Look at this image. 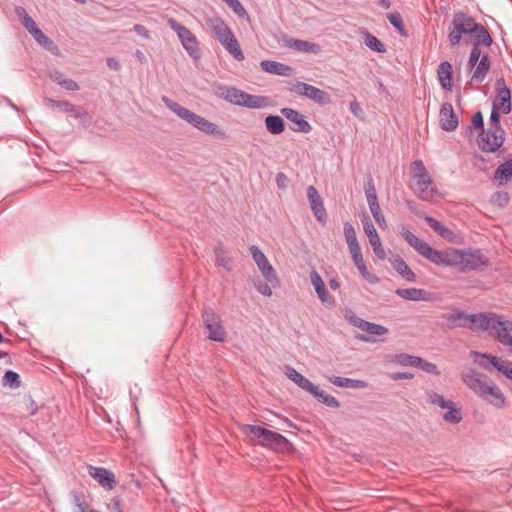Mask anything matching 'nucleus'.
I'll list each match as a JSON object with an SVG mask.
<instances>
[{
	"instance_id": "e433bc0d",
	"label": "nucleus",
	"mask_w": 512,
	"mask_h": 512,
	"mask_svg": "<svg viewBox=\"0 0 512 512\" xmlns=\"http://www.w3.org/2000/svg\"><path fill=\"white\" fill-rule=\"evenodd\" d=\"M284 43L287 47L300 52H314L316 48L314 43L293 38H285Z\"/></svg>"
},
{
	"instance_id": "473e14b6",
	"label": "nucleus",
	"mask_w": 512,
	"mask_h": 512,
	"mask_svg": "<svg viewBox=\"0 0 512 512\" xmlns=\"http://www.w3.org/2000/svg\"><path fill=\"white\" fill-rule=\"evenodd\" d=\"M15 13L20 19L22 25L25 27V29L33 35L34 33L38 32L40 28L37 26L36 22L33 20V18L26 12L25 8L22 6H17L15 8Z\"/></svg>"
},
{
	"instance_id": "0e129e2a",
	"label": "nucleus",
	"mask_w": 512,
	"mask_h": 512,
	"mask_svg": "<svg viewBox=\"0 0 512 512\" xmlns=\"http://www.w3.org/2000/svg\"><path fill=\"white\" fill-rule=\"evenodd\" d=\"M322 404H325V405H327L329 407H333V408H338L340 406L339 401L335 397H333L329 394H326L323 391H322Z\"/></svg>"
},
{
	"instance_id": "f257e3e1",
	"label": "nucleus",
	"mask_w": 512,
	"mask_h": 512,
	"mask_svg": "<svg viewBox=\"0 0 512 512\" xmlns=\"http://www.w3.org/2000/svg\"><path fill=\"white\" fill-rule=\"evenodd\" d=\"M489 264V259L479 249L447 248L442 250L437 266L455 267L461 271H480L487 268Z\"/></svg>"
},
{
	"instance_id": "72a5a7b5",
	"label": "nucleus",
	"mask_w": 512,
	"mask_h": 512,
	"mask_svg": "<svg viewBox=\"0 0 512 512\" xmlns=\"http://www.w3.org/2000/svg\"><path fill=\"white\" fill-rule=\"evenodd\" d=\"M330 382L338 387L362 389L367 386V383L363 380L350 379L345 377L333 376L330 378Z\"/></svg>"
},
{
	"instance_id": "ddd939ff",
	"label": "nucleus",
	"mask_w": 512,
	"mask_h": 512,
	"mask_svg": "<svg viewBox=\"0 0 512 512\" xmlns=\"http://www.w3.org/2000/svg\"><path fill=\"white\" fill-rule=\"evenodd\" d=\"M345 319L351 325L367 332L371 336H382L388 333V329L386 327L361 319L351 310L346 311Z\"/></svg>"
},
{
	"instance_id": "680f3d73",
	"label": "nucleus",
	"mask_w": 512,
	"mask_h": 512,
	"mask_svg": "<svg viewBox=\"0 0 512 512\" xmlns=\"http://www.w3.org/2000/svg\"><path fill=\"white\" fill-rule=\"evenodd\" d=\"M23 404L25 405L29 415H35L37 413L38 406L31 396H25L23 399Z\"/></svg>"
},
{
	"instance_id": "9b49d317",
	"label": "nucleus",
	"mask_w": 512,
	"mask_h": 512,
	"mask_svg": "<svg viewBox=\"0 0 512 512\" xmlns=\"http://www.w3.org/2000/svg\"><path fill=\"white\" fill-rule=\"evenodd\" d=\"M498 315L494 313L468 314V325L473 332L494 330L496 332Z\"/></svg>"
},
{
	"instance_id": "4be33fe9",
	"label": "nucleus",
	"mask_w": 512,
	"mask_h": 512,
	"mask_svg": "<svg viewBox=\"0 0 512 512\" xmlns=\"http://www.w3.org/2000/svg\"><path fill=\"white\" fill-rule=\"evenodd\" d=\"M289 90L294 94L306 96L315 101H320V89L304 82L297 81L292 83Z\"/></svg>"
},
{
	"instance_id": "6ab92c4d",
	"label": "nucleus",
	"mask_w": 512,
	"mask_h": 512,
	"mask_svg": "<svg viewBox=\"0 0 512 512\" xmlns=\"http://www.w3.org/2000/svg\"><path fill=\"white\" fill-rule=\"evenodd\" d=\"M439 117H440V127L444 131L451 132V131H454L458 127V124H459L458 117L455 114L451 103L446 102V103L442 104L440 113H439Z\"/></svg>"
},
{
	"instance_id": "338daca9",
	"label": "nucleus",
	"mask_w": 512,
	"mask_h": 512,
	"mask_svg": "<svg viewBox=\"0 0 512 512\" xmlns=\"http://www.w3.org/2000/svg\"><path fill=\"white\" fill-rule=\"evenodd\" d=\"M311 281L314 286L315 292L320 297V275L316 271L315 268H313L310 272Z\"/></svg>"
},
{
	"instance_id": "8fccbe9b",
	"label": "nucleus",
	"mask_w": 512,
	"mask_h": 512,
	"mask_svg": "<svg viewBox=\"0 0 512 512\" xmlns=\"http://www.w3.org/2000/svg\"><path fill=\"white\" fill-rule=\"evenodd\" d=\"M427 397H428V401L431 404L436 405L442 409H445L451 402V400H446L442 395H440L434 391H428Z\"/></svg>"
},
{
	"instance_id": "bf43d9fd",
	"label": "nucleus",
	"mask_w": 512,
	"mask_h": 512,
	"mask_svg": "<svg viewBox=\"0 0 512 512\" xmlns=\"http://www.w3.org/2000/svg\"><path fill=\"white\" fill-rule=\"evenodd\" d=\"M481 56V51H476V48H472L467 63L468 70L474 71Z\"/></svg>"
},
{
	"instance_id": "49530a36",
	"label": "nucleus",
	"mask_w": 512,
	"mask_h": 512,
	"mask_svg": "<svg viewBox=\"0 0 512 512\" xmlns=\"http://www.w3.org/2000/svg\"><path fill=\"white\" fill-rule=\"evenodd\" d=\"M368 206H369L370 212H371L373 218L375 219L376 223L380 227L386 226L385 217L381 211L378 200L368 202Z\"/></svg>"
},
{
	"instance_id": "9d476101",
	"label": "nucleus",
	"mask_w": 512,
	"mask_h": 512,
	"mask_svg": "<svg viewBox=\"0 0 512 512\" xmlns=\"http://www.w3.org/2000/svg\"><path fill=\"white\" fill-rule=\"evenodd\" d=\"M250 252L264 279L267 280L273 287L279 286V278L277 273L260 248L256 245H252L250 247Z\"/></svg>"
},
{
	"instance_id": "79ce46f5",
	"label": "nucleus",
	"mask_w": 512,
	"mask_h": 512,
	"mask_svg": "<svg viewBox=\"0 0 512 512\" xmlns=\"http://www.w3.org/2000/svg\"><path fill=\"white\" fill-rule=\"evenodd\" d=\"M364 43L372 51L384 53L386 51L385 45L373 34L368 31L364 32Z\"/></svg>"
},
{
	"instance_id": "f3484780",
	"label": "nucleus",
	"mask_w": 512,
	"mask_h": 512,
	"mask_svg": "<svg viewBox=\"0 0 512 512\" xmlns=\"http://www.w3.org/2000/svg\"><path fill=\"white\" fill-rule=\"evenodd\" d=\"M281 114L290 121V129L295 132L308 133L311 130L310 124L305 120V117L298 111L292 108H282Z\"/></svg>"
},
{
	"instance_id": "1a4fd4ad",
	"label": "nucleus",
	"mask_w": 512,
	"mask_h": 512,
	"mask_svg": "<svg viewBox=\"0 0 512 512\" xmlns=\"http://www.w3.org/2000/svg\"><path fill=\"white\" fill-rule=\"evenodd\" d=\"M167 23L169 27L176 32L184 49L189 55L194 59L199 58V46L195 35L174 18H168Z\"/></svg>"
},
{
	"instance_id": "c03bdc74",
	"label": "nucleus",
	"mask_w": 512,
	"mask_h": 512,
	"mask_svg": "<svg viewBox=\"0 0 512 512\" xmlns=\"http://www.w3.org/2000/svg\"><path fill=\"white\" fill-rule=\"evenodd\" d=\"M33 38L37 43H39L42 47L50 52H55L58 50L57 45L44 34V32L40 29L38 32L34 33Z\"/></svg>"
},
{
	"instance_id": "a878e982",
	"label": "nucleus",
	"mask_w": 512,
	"mask_h": 512,
	"mask_svg": "<svg viewBox=\"0 0 512 512\" xmlns=\"http://www.w3.org/2000/svg\"><path fill=\"white\" fill-rule=\"evenodd\" d=\"M207 24L211 28L219 42L226 39L233 33L229 26L220 17H214L209 19L207 21Z\"/></svg>"
},
{
	"instance_id": "6e6d98bb",
	"label": "nucleus",
	"mask_w": 512,
	"mask_h": 512,
	"mask_svg": "<svg viewBox=\"0 0 512 512\" xmlns=\"http://www.w3.org/2000/svg\"><path fill=\"white\" fill-rule=\"evenodd\" d=\"M417 368L433 375H440V371L438 370L437 366L431 362L426 361L423 358H419Z\"/></svg>"
},
{
	"instance_id": "a211bd4d",
	"label": "nucleus",
	"mask_w": 512,
	"mask_h": 512,
	"mask_svg": "<svg viewBox=\"0 0 512 512\" xmlns=\"http://www.w3.org/2000/svg\"><path fill=\"white\" fill-rule=\"evenodd\" d=\"M496 99L493 104H497L498 108L502 109L504 114H508L511 111V92L507 87L504 78H499L496 81Z\"/></svg>"
},
{
	"instance_id": "c85d7f7f",
	"label": "nucleus",
	"mask_w": 512,
	"mask_h": 512,
	"mask_svg": "<svg viewBox=\"0 0 512 512\" xmlns=\"http://www.w3.org/2000/svg\"><path fill=\"white\" fill-rule=\"evenodd\" d=\"M393 268L396 270V272L404 278L406 281L409 282H415L416 281V275L415 273L410 269L408 264L403 260V258L399 255H395L393 259L391 260Z\"/></svg>"
},
{
	"instance_id": "a19ab883",
	"label": "nucleus",
	"mask_w": 512,
	"mask_h": 512,
	"mask_svg": "<svg viewBox=\"0 0 512 512\" xmlns=\"http://www.w3.org/2000/svg\"><path fill=\"white\" fill-rule=\"evenodd\" d=\"M307 197L311 204V209L313 211L314 216L318 221H320V196L318 190L314 186H309L307 188Z\"/></svg>"
},
{
	"instance_id": "412c9836",
	"label": "nucleus",
	"mask_w": 512,
	"mask_h": 512,
	"mask_svg": "<svg viewBox=\"0 0 512 512\" xmlns=\"http://www.w3.org/2000/svg\"><path fill=\"white\" fill-rule=\"evenodd\" d=\"M218 96L231 104L242 107L246 92L235 87L221 86L219 87Z\"/></svg>"
},
{
	"instance_id": "4468645a",
	"label": "nucleus",
	"mask_w": 512,
	"mask_h": 512,
	"mask_svg": "<svg viewBox=\"0 0 512 512\" xmlns=\"http://www.w3.org/2000/svg\"><path fill=\"white\" fill-rule=\"evenodd\" d=\"M472 354L476 357H481L482 360L478 361V364L484 368L489 369L490 367H494L497 371L501 372L506 376L509 380H512V363H505L499 357L489 355V354H481L477 352H472Z\"/></svg>"
},
{
	"instance_id": "09e8293b",
	"label": "nucleus",
	"mask_w": 512,
	"mask_h": 512,
	"mask_svg": "<svg viewBox=\"0 0 512 512\" xmlns=\"http://www.w3.org/2000/svg\"><path fill=\"white\" fill-rule=\"evenodd\" d=\"M419 358L420 357L418 356L401 353L395 356V361L401 366H412L417 368Z\"/></svg>"
},
{
	"instance_id": "7ed1b4c3",
	"label": "nucleus",
	"mask_w": 512,
	"mask_h": 512,
	"mask_svg": "<svg viewBox=\"0 0 512 512\" xmlns=\"http://www.w3.org/2000/svg\"><path fill=\"white\" fill-rule=\"evenodd\" d=\"M162 101L166 107L175 113L179 118L186 121L199 131L207 135H215L220 138H224L226 136L225 132L218 125L181 106L179 103L171 100L169 97L163 96Z\"/></svg>"
},
{
	"instance_id": "2eb2a0df",
	"label": "nucleus",
	"mask_w": 512,
	"mask_h": 512,
	"mask_svg": "<svg viewBox=\"0 0 512 512\" xmlns=\"http://www.w3.org/2000/svg\"><path fill=\"white\" fill-rule=\"evenodd\" d=\"M87 472L101 487L108 491L114 489L117 484L114 473L107 468L88 465Z\"/></svg>"
},
{
	"instance_id": "5fc2aeb1",
	"label": "nucleus",
	"mask_w": 512,
	"mask_h": 512,
	"mask_svg": "<svg viewBox=\"0 0 512 512\" xmlns=\"http://www.w3.org/2000/svg\"><path fill=\"white\" fill-rule=\"evenodd\" d=\"M106 508L109 512H124L122 497L119 495L113 496L106 504Z\"/></svg>"
},
{
	"instance_id": "a18cd8bd",
	"label": "nucleus",
	"mask_w": 512,
	"mask_h": 512,
	"mask_svg": "<svg viewBox=\"0 0 512 512\" xmlns=\"http://www.w3.org/2000/svg\"><path fill=\"white\" fill-rule=\"evenodd\" d=\"M387 19L390 22V24L399 32L401 36H407V30L404 27V23L402 20V17L400 13L393 12L387 14Z\"/></svg>"
},
{
	"instance_id": "de8ad7c7",
	"label": "nucleus",
	"mask_w": 512,
	"mask_h": 512,
	"mask_svg": "<svg viewBox=\"0 0 512 512\" xmlns=\"http://www.w3.org/2000/svg\"><path fill=\"white\" fill-rule=\"evenodd\" d=\"M230 43L225 47V50L230 53L236 60H244V54L240 48L237 38L229 39Z\"/></svg>"
},
{
	"instance_id": "423d86ee",
	"label": "nucleus",
	"mask_w": 512,
	"mask_h": 512,
	"mask_svg": "<svg viewBox=\"0 0 512 512\" xmlns=\"http://www.w3.org/2000/svg\"><path fill=\"white\" fill-rule=\"evenodd\" d=\"M480 23L476 22V20L463 12L456 13L453 17L448 39L451 46H456L460 43L462 39V35H470L471 33L476 32V29L479 27Z\"/></svg>"
},
{
	"instance_id": "5701e85b",
	"label": "nucleus",
	"mask_w": 512,
	"mask_h": 512,
	"mask_svg": "<svg viewBox=\"0 0 512 512\" xmlns=\"http://www.w3.org/2000/svg\"><path fill=\"white\" fill-rule=\"evenodd\" d=\"M442 318L446 320V327L449 329L467 328L468 314L461 310H455L449 314H443Z\"/></svg>"
},
{
	"instance_id": "b1692460",
	"label": "nucleus",
	"mask_w": 512,
	"mask_h": 512,
	"mask_svg": "<svg viewBox=\"0 0 512 512\" xmlns=\"http://www.w3.org/2000/svg\"><path fill=\"white\" fill-rule=\"evenodd\" d=\"M473 37L472 48H476V51H481V46L490 47L493 43V39L487 30V28L480 24L476 29V32L470 34Z\"/></svg>"
},
{
	"instance_id": "7c9ffc66",
	"label": "nucleus",
	"mask_w": 512,
	"mask_h": 512,
	"mask_svg": "<svg viewBox=\"0 0 512 512\" xmlns=\"http://www.w3.org/2000/svg\"><path fill=\"white\" fill-rule=\"evenodd\" d=\"M395 294L405 300L425 301L427 300V292L419 288H399Z\"/></svg>"
},
{
	"instance_id": "ea45409f",
	"label": "nucleus",
	"mask_w": 512,
	"mask_h": 512,
	"mask_svg": "<svg viewBox=\"0 0 512 512\" xmlns=\"http://www.w3.org/2000/svg\"><path fill=\"white\" fill-rule=\"evenodd\" d=\"M512 177V158L500 164L494 172V179L509 181Z\"/></svg>"
},
{
	"instance_id": "603ef678",
	"label": "nucleus",
	"mask_w": 512,
	"mask_h": 512,
	"mask_svg": "<svg viewBox=\"0 0 512 512\" xmlns=\"http://www.w3.org/2000/svg\"><path fill=\"white\" fill-rule=\"evenodd\" d=\"M45 102L51 105L52 107H58L62 109L64 112H76V107L72 103L68 101H58L51 98H45Z\"/></svg>"
},
{
	"instance_id": "f8f14e48",
	"label": "nucleus",
	"mask_w": 512,
	"mask_h": 512,
	"mask_svg": "<svg viewBox=\"0 0 512 512\" xmlns=\"http://www.w3.org/2000/svg\"><path fill=\"white\" fill-rule=\"evenodd\" d=\"M504 130L488 128L480 134L479 147L484 152H496L504 142Z\"/></svg>"
},
{
	"instance_id": "cd10ccee",
	"label": "nucleus",
	"mask_w": 512,
	"mask_h": 512,
	"mask_svg": "<svg viewBox=\"0 0 512 512\" xmlns=\"http://www.w3.org/2000/svg\"><path fill=\"white\" fill-rule=\"evenodd\" d=\"M260 66L264 71L280 76H290L293 71L292 67L272 60H263Z\"/></svg>"
},
{
	"instance_id": "052dcab7",
	"label": "nucleus",
	"mask_w": 512,
	"mask_h": 512,
	"mask_svg": "<svg viewBox=\"0 0 512 512\" xmlns=\"http://www.w3.org/2000/svg\"><path fill=\"white\" fill-rule=\"evenodd\" d=\"M349 252H350V254L352 256V260H353V262H354V264H355V266L357 268H359L360 266L365 264L364 258H363L362 253H361L360 246L356 247V248H353V249H350Z\"/></svg>"
},
{
	"instance_id": "20e7f679",
	"label": "nucleus",
	"mask_w": 512,
	"mask_h": 512,
	"mask_svg": "<svg viewBox=\"0 0 512 512\" xmlns=\"http://www.w3.org/2000/svg\"><path fill=\"white\" fill-rule=\"evenodd\" d=\"M410 188L422 201H431L437 193L432 178L421 160H415L411 164Z\"/></svg>"
},
{
	"instance_id": "6e6552de",
	"label": "nucleus",
	"mask_w": 512,
	"mask_h": 512,
	"mask_svg": "<svg viewBox=\"0 0 512 512\" xmlns=\"http://www.w3.org/2000/svg\"><path fill=\"white\" fill-rule=\"evenodd\" d=\"M202 319L204 327L208 332V339L216 342L226 341L227 333L222 324L221 316L218 313L212 308H206L202 313Z\"/></svg>"
},
{
	"instance_id": "dca6fc26",
	"label": "nucleus",
	"mask_w": 512,
	"mask_h": 512,
	"mask_svg": "<svg viewBox=\"0 0 512 512\" xmlns=\"http://www.w3.org/2000/svg\"><path fill=\"white\" fill-rule=\"evenodd\" d=\"M362 223H363V229H364V232L366 233L368 239H369V243L371 244L372 246V249H373V252L374 254L379 258V259H385L386 258V252H385V249L381 243V240H380V237L376 231V228L374 227V224L372 223V221L370 220V218L368 216H364V219L362 220Z\"/></svg>"
},
{
	"instance_id": "f03ea898",
	"label": "nucleus",
	"mask_w": 512,
	"mask_h": 512,
	"mask_svg": "<svg viewBox=\"0 0 512 512\" xmlns=\"http://www.w3.org/2000/svg\"><path fill=\"white\" fill-rule=\"evenodd\" d=\"M462 380L479 397L497 408L504 407L505 397L503 393L487 375L471 369L462 374Z\"/></svg>"
},
{
	"instance_id": "774afa93",
	"label": "nucleus",
	"mask_w": 512,
	"mask_h": 512,
	"mask_svg": "<svg viewBox=\"0 0 512 512\" xmlns=\"http://www.w3.org/2000/svg\"><path fill=\"white\" fill-rule=\"evenodd\" d=\"M472 126H473L475 129H482V130H483V127H484V120H483L482 113H481L480 111L476 112V113L472 116Z\"/></svg>"
},
{
	"instance_id": "bb28decb",
	"label": "nucleus",
	"mask_w": 512,
	"mask_h": 512,
	"mask_svg": "<svg viewBox=\"0 0 512 512\" xmlns=\"http://www.w3.org/2000/svg\"><path fill=\"white\" fill-rule=\"evenodd\" d=\"M491 68V61L488 54L480 57L476 68L474 69L471 77L472 82L482 83Z\"/></svg>"
},
{
	"instance_id": "864d4df0",
	"label": "nucleus",
	"mask_w": 512,
	"mask_h": 512,
	"mask_svg": "<svg viewBox=\"0 0 512 512\" xmlns=\"http://www.w3.org/2000/svg\"><path fill=\"white\" fill-rule=\"evenodd\" d=\"M3 383L10 387L18 388L20 386V377L16 372L8 370L4 374Z\"/></svg>"
},
{
	"instance_id": "3c124183",
	"label": "nucleus",
	"mask_w": 512,
	"mask_h": 512,
	"mask_svg": "<svg viewBox=\"0 0 512 512\" xmlns=\"http://www.w3.org/2000/svg\"><path fill=\"white\" fill-rule=\"evenodd\" d=\"M510 200L509 194L505 191H498L491 197V203L500 208H504L508 205Z\"/></svg>"
},
{
	"instance_id": "37998d69",
	"label": "nucleus",
	"mask_w": 512,
	"mask_h": 512,
	"mask_svg": "<svg viewBox=\"0 0 512 512\" xmlns=\"http://www.w3.org/2000/svg\"><path fill=\"white\" fill-rule=\"evenodd\" d=\"M343 230L348 249L350 250L359 247L360 245L358 243L356 231L353 225L350 222H345Z\"/></svg>"
},
{
	"instance_id": "58836bf2",
	"label": "nucleus",
	"mask_w": 512,
	"mask_h": 512,
	"mask_svg": "<svg viewBox=\"0 0 512 512\" xmlns=\"http://www.w3.org/2000/svg\"><path fill=\"white\" fill-rule=\"evenodd\" d=\"M214 253L216 256V265L223 267L227 271H231L232 260L226 256L225 248L221 243L215 246Z\"/></svg>"
},
{
	"instance_id": "c9c22d12",
	"label": "nucleus",
	"mask_w": 512,
	"mask_h": 512,
	"mask_svg": "<svg viewBox=\"0 0 512 512\" xmlns=\"http://www.w3.org/2000/svg\"><path fill=\"white\" fill-rule=\"evenodd\" d=\"M269 104V99L264 96H257L246 93L245 99L243 101V106L250 109H261L267 107Z\"/></svg>"
},
{
	"instance_id": "f704fd0d",
	"label": "nucleus",
	"mask_w": 512,
	"mask_h": 512,
	"mask_svg": "<svg viewBox=\"0 0 512 512\" xmlns=\"http://www.w3.org/2000/svg\"><path fill=\"white\" fill-rule=\"evenodd\" d=\"M266 129L274 135L281 134L285 130L283 119L277 115H268L265 118Z\"/></svg>"
},
{
	"instance_id": "e2e57ef3",
	"label": "nucleus",
	"mask_w": 512,
	"mask_h": 512,
	"mask_svg": "<svg viewBox=\"0 0 512 512\" xmlns=\"http://www.w3.org/2000/svg\"><path fill=\"white\" fill-rule=\"evenodd\" d=\"M255 286L261 295L267 297H270L272 295V288L274 287L267 280H265V282H260Z\"/></svg>"
},
{
	"instance_id": "69168bd1",
	"label": "nucleus",
	"mask_w": 512,
	"mask_h": 512,
	"mask_svg": "<svg viewBox=\"0 0 512 512\" xmlns=\"http://www.w3.org/2000/svg\"><path fill=\"white\" fill-rule=\"evenodd\" d=\"M360 272V274L370 283L372 284H375L378 282V278L374 275H371L368 270H367V266H366V263L363 264L362 266H360L359 268H357Z\"/></svg>"
},
{
	"instance_id": "393cba45",
	"label": "nucleus",
	"mask_w": 512,
	"mask_h": 512,
	"mask_svg": "<svg viewBox=\"0 0 512 512\" xmlns=\"http://www.w3.org/2000/svg\"><path fill=\"white\" fill-rule=\"evenodd\" d=\"M437 75L440 85L443 89L450 91L452 89L453 69L449 61H442L437 68Z\"/></svg>"
},
{
	"instance_id": "c756f323",
	"label": "nucleus",
	"mask_w": 512,
	"mask_h": 512,
	"mask_svg": "<svg viewBox=\"0 0 512 512\" xmlns=\"http://www.w3.org/2000/svg\"><path fill=\"white\" fill-rule=\"evenodd\" d=\"M424 219L427 222V224L433 229V231L436 232L440 237H442L443 239H445L449 242L454 241L455 234L451 229H449L448 227L443 225L440 221H438L437 219H435L431 216H426Z\"/></svg>"
},
{
	"instance_id": "39448f33",
	"label": "nucleus",
	"mask_w": 512,
	"mask_h": 512,
	"mask_svg": "<svg viewBox=\"0 0 512 512\" xmlns=\"http://www.w3.org/2000/svg\"><path fill=\"white\" fill-rule=\"evenodd\" d=\"M245 433L253 436L258 445L276 452H285L290 446V442L283 435L259 425H246Z\"/></svg>"
},
{
	"instance_id": "13d9d810",
	"label": "nucleus",
	"mask_w": 512,
	"mask_h": 512,
	"mask_svg": "<svg viewBox=\"0 0 512 512\" xmlns=\"http://www.w3.org/2000/svg\"><path fill=\"white\" fill-rule=\"evenodd\" d=\"M499 109L497 104L492 105V110L490 114V127L489 128H495L498 129V131L503 130L500 124V115H499Z\"/></svg>"
},
{
	"instance_id": "aec40b11",
	"label": "nucleus",
	"mask_w": 512,
	"mask_h": 512,
	"mask_svg": "<svg viewBox=\"0 0 512 512\" xmlns=\"http://www.w3.org/2000/svg\"><path fill=\"white\" fill-rule=\"evenodd\" d=\"M285 375L302 389L308 391L315 397H320V391L317 386L312 384L307 378L296 371L294 368L287 366Z\"/></svg>"
},
{
	"instance_id": "4c0bfd02",
	"label": "nucleus",
	"mask_w": 512,
	"mask_h": 512,
	"mask_svg": "<svg viewBox=\"0 0 512 512\" xmlns=\"http://www.w3.org/2000/svg\"><path fill=\"white\" fill-rule=\"evenodd\" d=\"M445 409H447V412L442 417L445 422L458 424L462 421V411L460 408L456 407V404L453 401H451Z\"/></svg>"
},
{
	"instance_id": "2f4dec72",
	"label": "nucleus",
	"mask_w": 512,
	"mask_h": 512,
	"mask_svg": "<svg viewBox=\"0 0 512 512\" xmlns=\"http://www.w3.org/2000/svg\"><path fill=\"white\" fill-rule=\"evenodd\" d=\"M495 338L502 344L506 345L505 338H512V321L509 320H501L498 317Z\"/></svg>"
},
{
	"instance_id": "4d7b16f0",
	"label": "nucleus",
	"mask_w": 512,
	"mask_h": 512,
	"mask_svg": "<svg viewBox=\"0 0 512 512\" xmlns=\"http://www.w3.org/2000/svg\"><path fill=\"white\" fill-rule=\"evenodd\" d=\"M364 189H365L367 203L371 202V201L378 200L377 194H376L375 185H374V181H373V178L371 176L368 177V179H367V181L365 183Z\"/></svg>"
},
{
	"instance_id": "0eeeda50",
	"label": "nucleus",
	"mask_w": 512,
	"mask_h": 512,
	"mask_svg": "<svg viewBox=\"0 0 512 512\" xmlns=\"http://www.w3.org/2000/svg\"><path fill=\"white\" fill-rule=\"evenodd\" d=\"M400 234L407 241V243L413 247L422 257L431 261L433 264L438 265L442 250L434 249L424 240L418 238L406 227H402Z\"/></svg>"
}]
</instances>
